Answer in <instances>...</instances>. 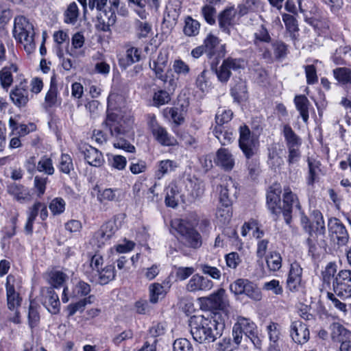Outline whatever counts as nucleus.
I'll return each mask as SVG.
<instances>
[{
	"label": "nucleus",
	"instance_id": "obj_61",
	"mask_svg": "<svg viewBox=\"0 0 351 351\" xmlns=\"http://www.w3.org/2000/svg\"><path fill=\"white\" fill-rule=\"evenodd\" d=\"M199 269L204 274L210 276L215 280H219L221 278V271L215 267H212L208 264H200Z\"/></svg>",
	"mask_w": 351,
	"mask_h": 351
},
{
	"label": "nucleus",
	"instance_id": "obj_28",
	"mask_svg": "<svg viewBox=\"0 0 351 351\" xmlns=\"http://www.w3.org/2000/svg\"><path fill=\"white\" fill-rule=\"evenodd\" d=\"M329 329L331 339L334 341L343 342V341L349 339L351 336V332L338 322L332 323Z\"/></svg>",
	"mask_w": 351,
	"mask_h": 351
},
{
	"label": "nucleus",
	"instance_id": "obj_33",
	"mask_svg": "<svg viewBox=\"0 0 351 351\" xmlns=\"http://www.w3.org/2000/svg\"><path fill=\"white\" fill-rule=\"evenodd\" d=\"M235 325L241 328L247 337L253 338L256 336V325L250 319L240 317Z\"/></svg>",
	"mask_w": 351,
	"mask_h": 351
},
{
	"label": "nucleus",
	"instance_id": "obj_1",
	"mask_svg": "<svg viewBox=\"0 0 351 351\" xmlns=\"http://www.w3.org/2000/svg\"><path fill=\"white\" fill-rule=\"evenodd\" d=\"M132 123L133 120L130 114L123 115L120 110L110 112L108 110L106 118L102 125L108 129L112 137L117 138V141L113 143L114 147L129 153L135 152V147L123 138Z\"/></svg>",
	"mask_w": 351,
	"mask_h": 351
},
{
	"label": "nucleus",
	"instance_id": "obj_24",
	"mask_svg": "<svg viewBox=\"0 0 351 351\" xmlns=\"http://www.w3.org/2000/svg\"><path fill=\"white\" fill-rule=\"evenodd\" d=\"M215 163L226 171H230L234 166V158L226 148H220L216 154Z\"/></svg>",
	"mask_w": 351,
	"mask_h": 351
},
{
	"label": "nucleus",
	"instance_id": "obj_62",
	"mask_svg": "<svg viewBox=\"0 0 351 351\" xmlns=\"http://www.w3.org/2000/svg\"><path fill=\"white\" fill-rule=\"evenodd\" d=\"M181 139L184 145L189 149H195L199 145L198 138L189 133L183 134Z\"/></svg>",
	"mask_w": 351,
	"mask_h": 351
},
{
	"label": "nucleus",
	"instance_id": "obj_10",
	"mask_svg": "<svg viewBox=\"0 0 351 351\" xmlns=\"http://www.w3.org/2000/svg\"><path fill=\"white\" fill-rule=\"evenodd\" d=\"M108 0H88V7L90 10L96 8L97 11L104 13L108 19V24H113L115 22V12L117 10L119 0H109L110 6L108 5Z\"/></svg>",
	"mask_w": 351,
	"mask_h": 351
},
{
	"label": "nucleus",
	"instance_id": "obj_48",
	"mask_svg": "<svg viewBox=\"0 0 351 351\" xmlns=\"http://www.w3.org/2000/svg\"><path fill=\"white\" fill-rule=\"evenodd\" d=\"M134 27L138 38H146L152 32V25L146 21L136 20Z\"/></svg>",
	"mask_w": 351,
	"mask_h": 351
},
{
	"label": "nucleus",
	"instance_id": "obj_57",
	"mask_svg": "<svg viewBox=\"0 0 351 351\" xmlns=\"http://www.w3.org/2000/svg\"><path fill=\"white\" fill-rule=\"evenodd\" d=\"M28 320L29 325L31 328L35 327L40 320V315L38 311L37 305L32 302H30L29 306Z\"/></svg>",
	"mask_w": 351,
	"mask_h": 351
},
{
	"label": "nucleus",
	"instance_id": "obj_16",
	"mask_svg": "<svg viewBox=\"0 0 351 351\" xmlns=\"http://www.w3.org/2000/svg\"><path fill=\"white\" fill-rule=\"evenodd\" d=\"M151 130L154 138L161 145L173 146L176 144V139L169 134L166 128L160 125L157 122L152 121Z\"/></svg>",
	"mask_w": 351,
	"mask_h": 351
},
{
	"label": "nucleus",
	"instance_id": "obj_56",
	"mask_svg": "<svg viewBox=\"0 0 351 351\" xmlns=\"http://www.w3.org/2000/svg\"><path fill=\"white\" fill-rule=\"evenodd\" d=\"M79 12L77 4L71 3L64 13V22L66 23L75 24L78 17Z\"/></svg>",
	"mask_w": 351,
	"mask_h": 351
},
{
	"label": "nucleus",
	"instance_id": "obj_58",
	"mask_svg": "<svg viewBox=\"0 0 351 351\" xmlns=\"http://www.w3.org/2000/svg\"><path fill=\"white\" fill-rule=\"evenodd\" d=\"M270 341L276 343L280 337V326L276 322H271L267 326Z\"/></svg>",
	"mask_w": 351,
	"mask_h": 351
},
{
	"label": "nucleus",
	"instance_id": "obj_30",
	"mask_svg": "<svg viewBox=\"0 0 351 351\" xmlns=\"http://www.w3.org/2000/svg\"><path fill=\"white\" fill-rule=\"evenodd\" d=\"M294 104L297 110L304 123H307L309 118L310 101L304 95H296L294 98Z\"/></svg>",
	"mask_w": 351,
	"mask_h": 351
},
{
	"label": "nucleus",
	"instance_id": "obj_63",
	"mask_svg": "<svg viewBox=\"0 0 351 351\" xmlns=\"http://www.w3.org/2000/svg\"><path fill=\"white\" fill-rule=\"evenodd\" d=\"M282 21L287 29L291 33H295L299 30L295 18L291 14H284Z\"/></svg>",
	"mask_w": 351,
	"mask_h": 351
},
{
	"label": "nucleus",
	"instance_id": "obj_25",
	"mask_svg": "<svg viewBox=\"0 0 351 351\" xmlns=\"http://www.w3.org/2000/svg\"><path fill=\"white\" fill-rule=\"evenodd\" d=\"M170 286L168 282L162 283L154 282L149 285V302L156 304L160 298H163L169 291Z\"/></svg>",
	"mask_w": 351,
	"mask_h": 351
},
{
	"label": "nucleus",
	"instance_id": "obj_20",
	"mask_svg": "<svg viewBox=\"0 0 351 351\" xmlns=\"http://www.w3.org/2000/svg\"><path fill=\"white\" fill-rule=\"evenodd\" d=\"M115 278V269L113 265H107L102 267L99 272L88 275V280L92 282L100 285H106Z\"/></svg>",
	"mask_w": 351,
	"mask_h": 351
},
{
	"label": "nucleus",
	"instance_id": "obj_23",
	"mask_svg": "<svg viewBox=\"0 0 351 351\" xmlns=\"http://www.w3.org/2000/svg\"><path fill=\"white\" fill-rule=\"evenodd\" d=\"M302 268L298 263L291 264L290 270L287 280V287L290 291L296 290L302 281Z\"/></svg>",
	"mask_w": 351,
	"mask_h": 351
},
{
	"label": "nucleus",
	"instance_id": "obj_7",
	"mask_svg": "<svg viewBox=\"0 0 351 351\" xmlns=\"http://www.w3.org/2000/svg\"><path fill=\"white\" fill-rule=\"evenodd\" d=\"M333 291L342 299L351 298V271L341 270L333 280Z\"/></svg>",
	"mask_w": 351,
	"mask_h": 351
},
{
	"label": "nucleus",
	"instance_id": "obj_15",
	"mask_svg": "<svg viewBox=\"0 0 351 351\" xmlns=\"http://www.w3.org/2000/svg\"><path fill=\"white\" fill-rule=\"evenodd\" d=\"M213 282L202 276L196 274L192 276L186 285V290L190 293L206 292L213 287Z\"/></svg>",
	"mask_w": 351,
	"mask_h": 351
},
{
	"label": "nucleus",
	"instance_id": "obj_2",
	"mask_svg": "<svg viewBox=\"0 0 351 351\" xmlns=\"http://www.w3.org/2000/svg\"><path fill=\"white\" fill-rule=\"evenodd\" d=\"M193 339L199 343L214 342L221 335L223 326L216 320L204 316H193L189 321Z\"/></svg>",
	"mask_w": 351,
	"mask_h": 351
},
{
	"label": "nucleus",
	"instance_id": "obj_46",
	"mask_svg": "<svg viewBox=\"0 0 351 351\" xmlns=\"http://www.w3.org/2000/svg\"><path fill=\"white\" fill-rule=\"evenodd\" d=\"M36 169L39 172H43L47 175H53L55 171L52 160L46 156L41 157L38 162Z\"/></svg>",
	"mask_w": 351,
	"mask_h": 351
},
{
	"label": "nucleus",
	"instance_id": "obj_42",
	"mask_svg": "<svg viewBox=\"0 0 351 351\" xmlns=\"http://www.w3.org/2000/svg\"><path fill=\"white\" fill-rule=\"evenodd\" d=\"M266 263L270 271H278L282 267V257L276 252H271L266 256Z\"/></svg>",
	"mask_w": 351,
	"mask_h": 351
},
{
	"label": "nucleus",
	"instance_id": "obj_39",
	"mask_svg": "<svg viewBox=\"0 0 351 351\" xmlns=\"http://www.w3.org/2000/svg\"><path fill=\"white\" fill-rule=\"evenodd\" d=\"M95 296L90 295L88 297L84 298L77 302L70 304L67 307L68 315L71 317L75 315L77 311L82 312L88 304H91L93 302Z\"/></svg>",
	"mask_w": 351,
	"mask_h": 351
},
{
	"label": "nucleus",
	"instance_id": "obj_35",
	"mask_svg": "<svg viewBox=\"0 0 351 351\" xmlns=\"http://www.w3.org/2000/svg\"><path fill=\"white\" fill-rule=\"evenodd\" d=\"M283 135L287 148L300 147L301 139L288 124L283 126Z\"/></svg>",
	"mask_w": 351,
	"mask_h": 351
},
{
	"label": "nucleus",
	"instance_id": "obj_19",
	"mask_svg": "<svg viewBox=\"0 0 351 351\" xmlns=\"http://www.w3.org/2000/svg\"><path fill=\"white\" fill-rule=\"evenodd\" d=\"M29 91L26 82H21L10 93V97L14 104L18 107L25 106L29 101Z\"/></svg>",
	"mask_w": 351,
	"mask_h": 351
},
{
	"label": "nucleus",
	"instance_id": "obj_44",
	"mask_svg": "<svg viewBox=\"0 0 351 351\" xmlns=\"http://www.w3.org/2000/svg\"><path fill=\"white\" fill-rule=\"evenodd\" d=\"M57 82L56 75L53 74L51 77V84L49 90L45 96V101L49 107L54 106L57 101Z\"/></svg>",
	"mask_w": 351,
	"mask_h": 351
},
{
	"label": "nucleus",
	"instance_id": "obj_17",
	"mask_svg": "<svg viewBox=\"0 0 351 351\" xmlns=\"http://www.w3.org/2000/svg\"><path fill=\"white\" fill-rule=\"evenodd\" d=\"M290 336L298 344H304L309 339V330L307 326L299 320L291 322Z\"/></svg>",
	"mask_w": 351,
	"mask_h": 351
},
{
	"label": "nucleus",
	"instance_id": "obj_36",
	"mask_svg": "<svg viewBox=\"0 0 351 351\" xmlns=\"http://www.w3.org/2000/svg\"><path fill=\"white\" fill-rule=\"evenodd\" d=\"M118 227L115 221H108L103 224L97 232V237L102 239V242L108 240L117 231Z\"/></svg>",
	"mask_w": 351,
	"mask_h": 351
},
{
	"label": "nucleus",
	"instance_id": "obj_8",
	"mask_svg": "<svg viewBox=\"0 0 351 351\" xmlns=\"http://www.w3.org/2000/svg\"><path fill=\"white\" fill-rule=\"evenodd\" d=\"M243 69H244L243 60L228 58L223 61L220 66L215 69V74L220 82L226 83L231 76V70L237 71Z\"/></svg>",
	"mask_w": 351,
	"mask_h": 351
},
{
	"label": "nucleus",
	"instance_id": "obj_37",
	"mask_svg": "<svg viewBox=\"0 0 351 351\" xmlns=\"http://www.w3.org/2000/svg\"><path fill=\"white\" fill-rule=\"evenodd\" d=\"M213 132L222 145L231 143L234 138L232 131L225 130L223 126H215Z\"/></svg>",
	"mask_w": 351,
	"mask_h": 351
},
{
	"label": "nucleus",
	"instance_id": "obj_31",
	"mask_svg": "<svg viewBox=\"0 0 351 351\" xmlns=\"http://www.w3.org/2000/svg\"><path fill=\"white\" fill-rule=\"evenodd\" d=\"M8 191L16 200L20 202H24L30 198L28 189L23 185L17 184H11L8 186Z\"/></svg>",
	"mask_w": 351,
	"mask_h": 351
},
{
	"label": "nucleus",
	"instance_id": "obj_26",
	"mask_svg": "<svg viewBox=\"0 0 351 351\" xmlns=\"http://www.w3.org/2000/svg\"><path fill=\"white\" fill-rule=\"evenodd\" d=\"M280 193L281 191L280 188H275L274 189L271 188L270 191H268L267 194V204L268 208L271 211V213L274 215H278L282 211V208L280 206Z\"/></svg>",
	"mask_w": 351,
	"mask_h": 351
},
{
	"label": "nucleus",
	"instance_id": "obj_11",
	"mask_svg": "<svg viewBox=\"0 0 351 351\" xmlns=\"http://www.w3.org/2000/svg\"><path fill=\"white\" fill-rule=\"evenodd\" d=\"M295 209L300 213L301 207L298 202V197L293 193L289 187L284 189L283 194V207L282 211L285 217V220L287 224L291 221V215L293 210Z\"/></svg>",
	"mask_w": 351,
	"mask_h": 351
},
{
	"label": "nucleus",
	"instance_id": "obj_60",
	"mask_svg": "<svg viewBox=\"0 0 351 351\" xmlns=\"http://www.w3.org/2000/svg\"><path fill=\"white\" fill-rule=\"evenodd\" d=\"M116 189H105L102 191H99L97 194V199L101 203L106 201H116L117 197L116 195Z\"/></svg>",
	"mask_w": 351,
	"mask_h": 351
},
{
	"label": "nucleus",
	"instance_id": "obj_50",
	"mask_svg": "<svg viewBox=\"0 0 351 351\" xmlns=\"http://www.w3.org/2000/svg\"><path fill=\"white\" fill-rule=\"evenodd\" d=\"M337 273V265L335 263H329L322 272V279L324 283L330 285L333 283Z\"/></svg>",
	"mask_w": 351,
	"mask_h": 351
},
{
	"label": "nucleus",
	"instance_id": "obj_51",
	"mask_svg": "<svg viewBox=\"0 0 351 351\" xmlns=\"http://www.w3.org/2000/svg\"><path fill=\"white\" fill-rule=\"evenodd\" d=\"M233 116V112L229 109L219 108L215 116L216 126H223V124L229 122Z\"/></svg>",
	"mask_w": 351,
	"mask_h": 351
},
{
	"label": "nucleus",
	"instance_id": "obj_13",
	"mask_svg": "<svg viewBox=\"0 0 351 351\" xmlns=\"http://www.w3.org/2000/svg\"><path fill=\"white\" fill-rule=\"evenodd\" d=\"M41 302L51 314H57L60 311V302L58 294L52 287H43L40 290Z\"/></svg>",
	"mask_w": 351,
	"mask_h": 351
},
{
	"label": "nucleus",
	"instance_id": "obj_47",
	"mask_svg": "<svg viewBox=\"0 0 351 351\" xmlns=\"http://www.w3.org/2000/svg\"><path fill=\"white\" fill-rule=\"evenodd\" d=\"M59 170L66 175H69L71 171H73L74 167L71 157L66 154H62L60 158Z\"/></svg>",
	"mask_w": 351,
	"mask_h": 351
},
{
	"label": "nucleus",
	"instance_id": "obj_55",
	"mask_svg": "<svg viewBox=\"0 0 351 351\" xmlns=\"http://www.w3.org/2000/svg\"><path fill=\"white\" fill-rule=\"evenodd\" d=\"M50 278H49V282L51 283V285L53 286V288H59L61 286H62V285L64 284V282L66 281V278H67V276L63 273L62 271H51L50 273Z\"/></svg>",
	"mask_w": 351,
	"mask_h": 351
},
{
	"label": "nucleus",
	"instance_id": "obj_22",
	"mask_svg": "<svg viewBox=\"0 0 351 351\" xmlns=\"http://www.w3.org/2000/svg\"><path fill=\"white\" fill-rule=\"evenodd\" d=\"M14 276L13 275H8L6 278L5 289L8 307L10 310H14L15 308L20 305L19 295L15 291L14 285Z\"/></svg>",
	"mask_w": 351,
	"mask_h": 351
},
{
	"label": "nucleus",
	"instance_id": "obj_64",
	"mask_svg": "<svg viewBox=\"0 0 351 351\" xmlns=\"http://www.w3.org/2000/svg\"><path fill=\"white\" fill-rule=\"evenodd\" d=\"M173 351H193L191 342L185 339H176L173 345Z\"/></svg>",
	"mask_w": 351,
	"mask_h": 351
},
{
	"label": "nucleus",
	"instance_id": "obj_54",
	"mask_svg": "<svg viewBox=\"0 0 351 351\" xmlns=\"http://www.w3.org/2000/svg\"><path fill=\"white\" fill-rule=\"evenodd\" d=\"M259 3V0H243V3L238 6L239 15L243 16L250 11H254L258 7Z\"/></svg>",
	"mask_w": 351,
	"mask_h": 351
},
{
	"label": "nucleus",
	"instance_id": "obj_53",
	"mask_svg": "<svg viewBox=\"0 0 351 351\" xmlns=\"http://www.w3.org/2000/svg\"><path fill=\"white\" fill-rule=\"evenodd\" d=\"M90 292V285L88 283L80 280L75 285L71 296L73 298H78L87 295Z\"/></svg>",
	"mask_w": 351,
	"mask_h": 351
},
{
	"label": "nucleus",
	"instance_id": "obj_27",
	"mask_svg": "<svg viewBox=\"0 0 351 351\" xmlns=\"http://www.w3.org/2000/svg\"><path fill=\"white\" fill-rule=\"evenodd\" d=\"M282 149L278 143H272L268 147V160L270 167L274 169L283 165V159L281 157Z\"/></svg>",
	"mask_w": 351,
	"mask_h": 351
},
{
	"label": "nucleus",
	"instance_id": "obj_43",
	"mask_svg": "<svg viewBox=\"0 0 351 351\" xmlns=\"http://www.w3.org/2000/svg\"><path fill=\"white\" fill-rule=\"evenodd\" d=\"M335 78L341 84H351V71L346 67H339L333 70Z\"/></svg>",
	"mask_w": 351,
	"mask_h": 351
},
{
	"label": "nucleus",
	"instance_id": "obj_4",
	"mask_svg": "<svg viewBox=\"0 0 351 351\" xmlns=\"http://www.w3.org/2000/svg\"><path fill=\"white\" fill-rule=\"evenodd\" d=\"M171 226L180 234V241L185 246L193 249L201 247L202 236L189 221L176 219L172 221Z\"/></svg>",
	"mask_w": 351,
	"mask_h": 351
},
{
	"label": "nucleus",
	"instance_id": "obj_59",
	"mask_svg": "<svg viewBox=\"0 0 351 351\" xmlns=\"http://www.w3.org/2000/svg\"><path fill=\"white\" fill-rule=\"evenodd\" d=\"M173 70L178 75L186 76L190 73L189 66L181 59L175 60Z\"/></svg>",
	"mask_w": 351,
	"mask_h": 351
},
{
	"label": "nucleus",
	"instance_id": "obj_21",
	"mask_svg": "<svg viewBox=\"0 0 351 351\" xmlns=\"http://www.w3.org/2000/svg\"><path fill=\"white\" fill-rule=\"evenodd\" d=\"M82 152L86 161L91 166L99 167H101L104 162V156L96 148L85 145L82 148Z\"/></svg>",
	"mask_w": 351,
	"mask_h": 351
},
{
	"label": "nucleus",
	"instance_id": "obj_45",
	"mask_svg": "<svg viewBox=\"0 0 351 351\" xmlns=\"http://www.w3.org/2000/svg\"><path fill=\"white\" fill-rule=\"evenodd\" d=\"M199 27L200 23L197 21L188 16L185 20L183 31L184 34L188 36H195L198 34Z\"/></svg>",
	"mask_w": 351,
	"mask_h": 351
},
{
	"label": "nucleus",
	"instance_id": "obj_32",
	"mask_svg": "<svg viewBox=\"0 0 351 351\" xmlns=\"http://www.w3.org/2000/svg\"><path fill=\"white\" fill-rule=\"evenodd\" d=\"M180 191L175 183H170L166 189L165 204L167 206L176 208L179 202Z\"/></svg>",
	"mask_w": 351,
	"mask_h": 351
},
{
	"label": "nucleus",
	"instance_id": "obj_40",
	"mask_svg": "<svg viewBox=\"0 0 351 351\" xmlns=\"http://www.w3.org/2000/svg\"><path fill=\"white\" fill-rule=\"evenodd\" d=\"M230 94L234 101L239 102L246 97L247 86L245 81L239 79L238 82L231 88Z\"/></svg>",
	"mask_w": 351,
	"mask_h": 351
},
{
	"label": "nucleus",
	"instance_id": "obj_38",
	"mask_svg": "<svg viewBox=\"0 0 351 351\" xmlns=\"http://www.w3.org/2000/svg\"><path fill=\"white\" fill-rule=\"evenodd\" d=\"M103 264L104 258L102 256L99 254H94L92 256L87 268H86V266L84 265V272L85 275L88 278V275L95 274L97 272H99V270L102 268Z\"/></svg>",
	"mask_w": 351,
	"mask_h": 351
},
{
	"label": "nucleus",
	"instance_id": "obj_12",
	"mask_svg": "<svg viewBox=\"0 0 351 351\" xmlns=\"http://www.w3.org/2000/svg\"><path fill=\"white\" fill-rule=\"evenodd\" d=\"M328 226L331 239L336 241L339 246L346 245L348 242L349 235L341 221L337 218L330 219Z\"/></svg>",
	"mask_w": 351,
	"mask_h": 351
},
{
	"label": "nucleus",
	"instance_id": "obj_34",
	"mask_svg": "<svg viewBox=\"0 0 351 351\" xmlns=\"http://www.w3.org/2000/svg\"><path fill=\"white\" fill-rule=\"evenodd\" d=\"M178 167L176 161L171 160H160L158 163V170L156 172V176L158 179H161L165 175L174 171Z\"/></svg>",
	"mask_w": 351,
	"mask_h": 351
},
{
	"label": "nucleus",
	"instance_id": "obj_52",
	"mask_svg": "<svg viewBox=\"0 0 351 351\" xmlns=\"http://www.w3.org/2000/svg\"><path fill=\"white\" fill-rule=\"evenodd\" d=\"M129 5L132 7L142 19L145 20L148 16V13L145 10L146 2L145 0H128Z\"/></svg>",
	"mask_w": 351,
	"mask_h": 351
},
{
	"label": "nucleus",
	"instance_id": "obj_9",
	"mask_svg": "<svg viewBox=\"0 0 351 351\" xmlns=\"http://www.w3.org/2000/svg\"><path fill=\"white\" fill-rule=\"evenodd\" d=\"M219 193V202L224 207H229L237 193V189L234 180L229 176L221 178V183L217 187Z\"/></svg>",
	"mask_w": 351,
	"mask_h": 351
},
{
	"label": "nucleus",
	"instance_id": "obj_6",
	"mask_svg": "<svg viewBox=\"0 0 351 351\" xmlns=\"http://www.w3.org/2000/svg\"><path fill=\"white\" fill-rule=\"evenodd\" d=\"M230 289L235 295L245 294L256 301L262 298L260 289L247 279H237L230 285Z\"/></svg>",
	"mask_w": 351,
	"mask_h": 351
},
{
	"label": "nucleus",
	"instance_id": "obj_18",
	"mask_svg": "<svg viewBox=\"0 0 351 351\" xmlns=\"http://www.w3.org/2000/svg\"><path fill=\"white\" fill-rule=\"evenodd\" d=\"M205 304L213 309H223L228 306V300L226 296V291L219 289L208 297L202 298Z\"/></svg>",
	"mask_w": 351,
	"mask_h": 351
},
{
	"label": "nucleus",
	"instance_id": "obj_29",
	"mask_svg": "<svg viewBox=\"0 0 351 351\" xmlns=\"http://www.w3.org/2000/svg\"><path fill=\"white\" fill-rule=\"evenodd\" d=\"M237 10L234 6L226 8L219 16V25L224 32H229V27L232 24L237 14Z\"/></svg>",
	"mask_w": 351,
	"mask_h": 351
},
{
	"label": "nucleus",
	"instance_id": "obj_49",
	"mask_svg": "<svg viewBox=\"0 0 351 351\" xmlns=\"http://www.w3.org/2000/svg\"><path fill=\"white\" fill-rule=\"evenodd\" d=\"M254 43L258 45L260 43H269L271 40L267 29L261 25L254 33Z\"/></svg>",
	"mask_w": 351,
	"mask_h": 351
},
{
	"label": "nucleus",
	"instance_id": "obj_41",
	"mask_svg": "<svg viewBox=\"0 0 351 351\" xmlns=\"http://www.w3.org/2000/svg\"><path fill=\"white\" fill-rule=\"evenodd\" d=\"M219 45V38L212 34H209L204 40L203 46L208 57H211L217 52Z\"/></svg>",
	"mask_w": 351,
	"mask_h": 351
},
{
	"label": "nucleus",
	"instance_id": "obj_14",
	"mask_svg": "<svg viewBox=\"0 0 351 351\" xmlns=\"http://www.w3.org/2000/svg\"><path fill=\"white\" fill-rule=\"evenodd\" d=\"M168 59V51L165 49H161L158 52L157 58L154 60L152 63L149 62V67L154 72L156 77L163 82H168V76L164 73Z\"/></svg>",
	"mask_w": 351,
	"mask_h": 351
},
{
	"label": "nucleus",
	"instance_id": "obj_3",
	"mask_svg": "<svg viewBox=\"0 0 351 351\" xmlns=\"http://www.w3.org/2000/svg\"><path fill=\"white\" fill-rule=\"evenodd\" d=\"M13 34L15 39L23 45L27 53L35 50L34 26L26 17L20 16L15 18Z\"/></svg>",
	"mask_w": 351,
	"mask_h": 351
},
{
	"label": "nucleus",
	"instance_id": "obj_5",
	"mask_svg": "<svg viewBox=\"0 0 351 351\" xmlns=\"http://www.w3.org/2000/svg\"><path fill=\"white\" fill-rule=\"evenodd\" d=\"M258 145L257 138L251 133L249 128L245 125L240 126L239 145L247 159L256 154Z\"/></svg>",
	"mask_w": 351,
	"mask_h": 351
}]
</instances>
